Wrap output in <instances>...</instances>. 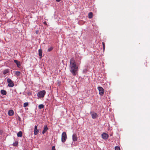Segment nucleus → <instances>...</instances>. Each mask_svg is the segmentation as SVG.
I'll return each mask as SVG.
<instances>
[{
  "instance_id": "obj_1",
  "label": "nucleus",
  "mask_w": 150,
  "mask_h": 150,
  "mask_svg": "<svg viewBox=\"0 0 150 150\" xmlns=\"http://www.w3.org/2000/svg\"><path fill=\"white\" fill-rule=\"evenodd\" d=\"M70 71L73 76H75L78 70V67L76 61L74 59L71 58L70 60Z\"/></svg>"
},
{
  "instance_id": "obj_2",
  "label": "nucleus",
  "mask_w": 150,
  "mask_h": 150,
  "mask_svg": "<svg viewBox=\"0 0 150 150\" xmlns=\"http://www.w3.org/2000/svg\"><path fill=\"white\" fill-rule=\"evenodd\" d=\"M67 139V135L65 132H63L62 134L61 141L63 143Z\"/></svg>"
},
{
  "instance_id": "obj_3",
  "label": "nucleus",
  "mask_w": 150,
  "mask_h": 150,
  "mask_svg": "<svg viewBox=\"0 0 150 150\" xmlns=\"http://www.w3.org/2000/svg\"><path fill=\"white\" fill-rule=\"evenodd\" d=\"M45 93V90H43L38 92L37 96L39 98H43L44 97Z\"/></svg>"
},
{
  "instance_id": "obj_4",
  "label": "nucleus",
  "mask_w": 150,
  "mask_h": 150,
  "mask_svg": "<svg viewBox=\"0 0 150 150\" xmlns=\"http://www.w3.org/2000/svg\"><path fill=\"white\" fill-rule=\"evenodd\" d=\"M97 89L99 91L100 95L101 96H103L104 93V89L102 87L100 86L98 87Z\"/></svg>"
},
{
  "instance_id": "obj_5",
  "label": "nucleus",
  "mask_w": 150,
  "mask_h": 150,
  "mask_svg": "<svg viewBox=\"0 0 150 150\" xmlns=\"http://www.w3.org/2000/svg\"><path fill=\"white\" fill-rule=\"evenodd\" d=\"M7 82L8 83V86L9 87H13L14 84L11 79L8 78L7 79Z\"/></svg>"
},
{
  "instance_id": "obj_6",
  "label": "nucleus",
  "mask_w": 150,
  "mask_h": 150,
  "mask_svg": "<svg viewBox=\"0 0 150 150\" xmlns=\"http://www.w3.org/2000/svg\"><path fill=\"white\" fill-rule=\"evenodd\" d=\"M90 113L91 116L92 118L93 119L96 118L98 116V115L97 114L96 112H91Z\"/></svg>"
},
{
  "instance_id": "obj_7",
  "label": "nucleus",
  "mask_w": 150,
  "mask_h": 150,
  "mask_svg": "<svg viewBox=\"0 0 150 150\" xmlns=\"http://www.w3.org/2000/svg\"><path fill=\"white\" fill-rule=\"evenodd\" d=\"M102 138L104 139H106L109 137L108 135L105 133H103L101 135Z\"/></svg>"
},
{
  "instance_id": "obj_8",
  "label": "nucleus",
  "mask_w": 150,
  "mask_h": 150,
  "mask_svg": "<svg viewBox=\"0 0 150 150\" xmlns=\"http://www.w3.org/2000/svg\"><path fill=\"white\" fill-rule=\"evenodd\" d=\"M78 137L77 135L76 134H74L72 135V140L73 141L75 142L77 140Z\"/></svg>"
},
{
  "instance_id": "obj_9",
  "label": "nucleus",
  "mask_w": 150,
  "mask_h": 150,
  "mask_svg": "<svg viewBox=\"0 0 150 150\" xmlns=\"http://www.w3.org/2000/svg\"><path fill=\"white\" fill-rule=\"evenodd\" d=\"M38 130L37 129V125H35V126L34 134L35 135H37L38 132Z\"/></svg>"
},
{
  "instance_id": "obj_10",
  "label": "nucleus",
  "mask_w": 150,
  "mask_h": 150,
  "mask_svg": "<svg viewBox=\"0 0 150 150\" xmlns=\"http://www.w3.org/2000/svg\"><path fill=\"white\" fill-rule=\"evenodd\" d=\"M14 62L17 64V66L18 67H19L21 65L20 62L16 60H14Z\"/></svg>"
},
{
  "instance_id": "obj_11",
  "label": "nucleus",
  "mask_w": 150,
  "mask_h": 150,
  "mask_svg": "<svg viewBox=\"0 0 150 150\" xmlns=\"http://www.w3.org/2000/svg\"><path fill=\"white\" fill-rule=\"evenodd\" d=\"M8 115L10 116H12L13 115L14 112L13 110H9L8 112Z\"/></svg>"
},
{
  "instance_id": "obj_12",
  "label": "nucleus",
  "mask_w": 150,
  "mask_h": 150,
  "mask_svg": "<svg viewBox=\"0 0 150 150\" xmlns=\"http://www.w3.org/2000/svg\"><path fill=\"white\" fill-rule=\"evenodd\" d=\"M48 129V128L46 125H45L44 127L43 130L42 132V133L44 134Z\"/></svg>"
},
{
  "instance_id": "obj_13",
  "label": "nucleus",
  "mask_w": 150,
  "mask_h": 150,
  "mask_svg": "<svg viewBox=\"0 0 150 150\" xmlns=\"http://www.w3.org/2000/svg\"><path fill=\"white\" fill-rule=\"evenodd\" d=\"M39 55L40 58H42V51L41 49L38 50Z\"/></svg>"
},
{
  "instance_id": "obj_14",
  "label": "nucleus",
  "mask_w": 150,
  "mask_h": 150,
  "mask_svg": "<svg viewBox=\"0 0 150 150\" xmlns=\"http://www.w3.org/2000/svg\"><path fill=\"white\" fill-rule=\"evenodd\" d=\"M1 93L2 94L5 95L6 94L7 92L6 91L4 90H2L1 91Z\"/></svg>"
},
{
  "instance_id": "obj_15",
  "label": "nucleus",
  "mask_w": 150,
  "mask_h": 150,
  "mask_svg": "<svg viewBox=\"0 0 150 150\" xmlns=\"http://www.w3.org/2000/svg\"><path fill=\"white\" fill-rule=\"evenodd\" d=\"M93 13L92 12L89 13L88 14V17L89 18H91L93 17Z\"/></svg>"
},
{
  "instance_id": "obj_16",
  "label": "nucleus",
  "mask_w": 150,
  "mask_h": 150,
  "mask_svg": "<svg viewBox=\"0 0 150 150\" xmlns=\"http://www.w3.org/2000/svg\"><path fill=\"white\" fill-rule=\"evenodd\" d=\"M9 72V70L8 69H6L4 70L3 73L5 75Z\"/></svg>"
},
{
  "instance_id": "obj_17",
  "label": "nucleus",
  "mask_w": 150,
  "mask_h": 150,
  "mask_svg": "<svg viewBox=\"0 0 150 150\" xmlns=\"http://www.w3.org/2000/svg\"><path fill=\"white\" fill-rule=\"evenodd\" d=\"M22 132L21 131H20L17 134L18 137H21L22 136Z\"/></svg>"
},
{
  "instance_id": "obj_18",
  "label": "nucleus",
  "mask_w": 150,
  "mask_h": 150,
  "mask_svg": "<svg viewBox=\"0 0 150 150\" xmlns=\"http://www.w3.org/2000/svg\"><path fill=\"white\" fill-rule=\"evenodd\" d=\"M44 108V105L43 104H40L38 106V108L41 109Z\"/></svg>"
},
{
  "instance_id": "obj_19",
  "label": "nucleus",
  "mask_w": 150,
  "mask_h": 150,
  "mask_svg": "<svg viewBox=\"0 0 150 150\" xmlns=\"http://www.w3.org/2000/svg\"><path fill=\"white\" fill-rule=\"evenodd\" d=\"M15 74L17 76H18L20 75L21 72L19 71H16Z\"/></svg>"
},
{
  "instance_id": "obj_20",
  "label": "nucleus",
  "mask_w": 150,
  "mask_h": 150,
  "mask_svg": "<svg viewBox=\"0 0 150 150\" xmlns=\"http://www.w3.org/2000/svg\"><path fill=\"white\" fill-rule=\"evenodd\" d=\"M18 144V142L17 141H15L14 142L13 144V145L14 146H16Z\"/></svg>"
},
{
  "instance_id": "obj_21",
  "label": "nucleus",
  "mask_w": 150,
  "mask_h": 150,
  "mask_svg": "<svg viewBox=\"0 0 150 150\" xmlns=\"http://www.w3.org/2000/svg\"><path fill=\"white\" fill-rule=\"evenodd\" d=\"M28 102H25L23 104V106L24 107H26L27 106H28Z\"/></svg>"
},
{
  "instance_id": "obj_22",
  "label": "nucleus",
  "mask_w": 150,
  "mask_h": 150,
  "mask_svg": "<svg viewBox=\"0 0 150 150\" xmlns=\"http://www.w3.org/2000/svg\"><path fill=\"white\" fill-rule=\"evenodd\" d=\"M53 47H51L50 48L48 49L47 51L49 52H50L51 51H52V49H53Z\"/></svg>"
},
{
  "instance_id": "obj_23",
  "label": "nucleus",
  "mask_w": 150,
  "mask_h": 150,
  "mask_svg": "<svg viewBox=\"0 0 150 150\" xmlns=\"http://www.w3.org/2000/svg\"><path fill=\"white\" fill-rule=\"evenodd\" d=\"M115 150H120V148L119 147L116 146L115 147Z\"/></svg>"
},
{
  "instance_id": "obj_24",
  "label": "nucleus",
  "mask_w": 150,
  "mask_h": 150,
  "mask_svg": "<svg viewBox=\"0 0 150 150\" xmlns=\"http://www.w3.org/2000/svg\"><path fill=\"white\" fill-rule=\"evenodd\" d=\"M102 45H103V50H105V43L104 42H103Z\"/></svg>"
},
{
  "instance_id": "obj_25",
  "label": "nucleus",
  "mask_w": 150,
  "mask_h": 150,
  "mask_svg": "<svg viewBox=\"0 0 150 150\" xmlns=\"http://www.w3.org/2000/svg\"><path fill=\"white\" fill-rule=\"evenodd\" d=\"M52 150H56L55 147L54 146H53L52 147Z\"/></svg>"
},
{
  "instance_id": "obj_26",
  "label": "nucleus",
  "mask_w": 150,
  "mask_h": 150,
  "mask_svg": "<svg viewBox=\"0 0 150 150\" xmlns=\"http://www.w3.org/2000/svg\"><path fill=\"white\" fill-rule=\"evenodd\" d=\"M3 131L2 130H0V135L2 134Z\"/></svg>"
},
{
  "instance_id": "obj_27",
  "label": "nucleus",
  "mask_w": 150,
  "mask_h": 150,
  "mask_svg": "<svg viewBox=\"0 0 150 150\" xmlns=\"http://www.w3.org/2000/svg\"><path fill=\"white\" fill-rule=\"evenodd\" d=\"M43 24L45 25H47V23H46V21H45L43 22Z\"/></svg>"
},
{
  "instance_id": "obj_28",
  "label": "nucleus",
  "mask_w": 150,
  "mask_h": 150,
  "mask_svg": "<svg viewBox=\"0 0 150 150\" xmlns=\"http://www.w3.org/2000/svg\"><path fill=\"white\" fill-rule=\"evenodd\" d=\"M28 95H30L31 94V93L30 92H28Z\"/></svg>"
},
{
  "instance_id": "obj_29",
  "label": "nucleus",
  "mask_w": 150,
  "mask_h": 150,
  "mask_svg": "<svg viewBox=\"0 0 150 150\" xmlns=\"http://www.w3.org/2000/svg\"><path fill=\"white\" fill-rule=\"evenodd\" d=\"M57 1V2H59L60 1H61V0H55Z\"/></svg>"
}]
</instances>
